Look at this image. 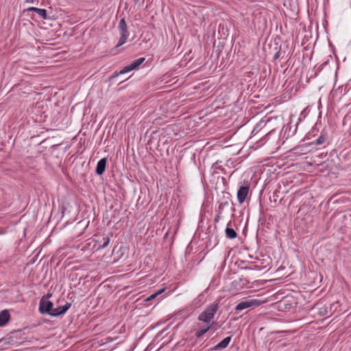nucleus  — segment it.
<instances>
[{
	"mask_svg": "<svg viewBox=\"0 0 351 351\" xmlns=\"http://www.w3.org/2000/svg\"><path fill=\"white\" fill-rule=\"evenodd\" d=\"M219 308V303L215 302L209 305L205 311L201 313L198 316V320L202 321L206 324H209L213 319Z\"/></svg>",
	"mask_w": 351,
	"mask_h": 351,
	"instance_id": "obj_1",
	"label": "nucleus"
},
{
	"mask_svg": "<svg viewBox=\"0 0 351 351\" xmlns=\"http://www.w3.org/2000/svg\"><path fill=\"white\" fill-rule=\"evenodd\" d=\"M70 307L71 304L66 303L64 306H58V308H54L52 302L45 300V314H49L53 317L64 315Z\"/></svg>",
	"mask_w": 351,
	"mask_h": 351,
	"instance_id": "obj_2",
	"label": "nucleus"
},
{
	"mask_svg": "<svg viewBox=\"0 0 351 351\" xmlns=\"http://www.w3.org/2000/svg\"><path fill=\"white\" fill-rule=\"evenodd\" d=\"M118 29L121 35L117 47H119L125 44L128 38L129 32L128 26L124 18H122L119 23Z\"/></svg>",
	"mask_w": 351,
	"mask_h": 351,
	"instance_id": "obj_3",
	"label": "nucleus"
},
{
	"mask_svg": "<svg viewBox=\"0 0 351 351\" xmlns=\"http://www.w3.org/2000/svg\"><path fill=\"white\" fill-rule=\"evenodd\" d=\"M261 302L256 299H250L239 302L235 307L237 311H242L245 309H254L261 304Z\"/></svg>",
	"mask_w": 351,
	"mask_h": 351,
	"instance_id": "obj_4",
	"label": "nucleus"
},
{
	"mask_svg": "<svg viewBox=\"0 0 351 351\" xmlns=\"http://www.w3.org/2000/svg\"><path fill=\"white\" fill-rule=\"evenodd\" d=\"M145 58H138V59L134 60L128 66H124L119 71V74H124V73H128L130 71H132L134 69H136L145 61Z\"/></svg>",
	"mask_w": 351,
	"mask_h": 351,
	"instance_id": "obj_5",
	"label": "nucleus"
},
{
	"mask_svg": "<svg viewBox=\"0 0 351 351\" xmlns=\"http://www.w3.org/2000/svg\"><path fill=\"white\" fill-rule=\"evenodd\" d=\"M249 186H241L237 191V199L240 204H242L245 200L249 193Z\"/></svg>",
	"mask_w": 351,
	"mask_h": 351,
	"instance_id": "obj_6",
	"label": "nucleus"
},
{
	"mask_svg": "<svg viewBox=\"0 0 351 351\" xmlns=\"http://www.w3.org/2000/svg\"><path fill=\"white\" fill-rule=\"evenodd\" d=\"M106 163L107 159L106 158H103L98 161L96 167V173L98 176H101L104 173Z\"/></svg>",
	"mask_w": 351,
	"mask_h": 351,
	"instance_id": "obj_7",
	"label": "nucleus"
},
{
	"mask_svg": "<svg viewBox=\"0 0 351 351\" xmlns=\"http://www.w3.org/2000/svg\"><path fill=\"white\" fill-rule=\"evenodd\" d=\"M230 341H231V337H227L224 338L219 343L215 345L212 350H215V351L223 350L228 346Z\"/></svg>",
	"mask_w": 351,
	"mask_h": 351,
	"instance_id": "obj_8",
	"label": "nucleus"
},
{
	"mask_svg": "<svg viewBox=\"0 0 351 351\" xmlns=\"http://www.w3.org/2000/svg\"><path fill=\"white\" fill-rule=\"evenodd\" d=\"M10 319V314L8 310H3L0 312V327L7 324Z\"/></svg>",
	"mask_w": 351,
	"mask_h": 351,
	"instance_id": "obj_9",
	"label": "nucleus"
},
{
	"mask_svg": "<svg viewBox=\"0 0 351 351\" xmlns=\"http://www.w3.org/2000/svg\"><path fill=\"white\" fill-rule=\"evenodd\" d=\"M50 41V39L49 38H47V36L45 35V54L47 56H53L51 51L52 50V49L51 48V47L49 45H53V44Z\"/></svg>",
	"mask_w": 351,
	"mask_h": 351,
	"instance_id": "obj_10",
	"label": "nucleus"
},
{
	"mask_svg": "<svg viewBox=\"0 0 351 351\" xmlns=\"http://www.w3.org/2000/svg\"><path fill=\"white\" fill-rule=\"evenodd\" d=\"M48 26H54L56 27L54 29H56L59 26V23L55 21H53L51 19H47V13L45 12V30L49 29Z\"/></svg>",
	"mask_w": 351,
	"mask_h": 351,
	"instance_id": "obj_11",
	"label": "nucleus"
},
{
	"mask_svg": "<svg viewBox=\"0 0 351 351\" xmlns=\"http://www.w3.org/2000/svg\"><path fill=\"white\" fill-rule=\"evenodd\" d=\"M225 232L226 237L230 239H235L237 237V233L232 228L227 227L226 228Z\"/></svg>",
	"mask_w": 351,
	"mask_h": 351,
	"instance_id": "obj_12",
	"label": "nucleus"
},
{
	"mask_svg": "<svg viewBox=\"0 0 351 351\" xmlns=\"http://www.w3.org/2000/svg\"><path fill=\"white\" fill-rule=\"evenodd\" d=\"M210 327H211V325L208 326L206 327L202 328L200 330H197L195 332V337L198 339L202 337L204 335H205L210 330Z\"/></svg>",
	"mask_w": 351,
	"mask_h": 351,
	"instance_id": "obj_13",
	"label": "nucleus"
},
{
	"mask_svg": "<svg viewBox=\"0 0 351 351\" xmlns=\"http://www.w3.org/2000/svg\"><path fill=\"white\" fill-rule=\"evenodd\" d=\"M103 240H104V243L102 245H101L99 247H98V250L106 248L108 245L110 241L109 237H104Z\"/></svg>",
	"mask_w": 351,
	"mask_h": 351,
	"instance_id": "obj_14",
	"label": "nucleus"
},
{
	"mask_svg": "<svg viewBox=\"0 0 351 351\" xmlns=\"http://www.w3.org/2000/svg\"><path fill=\"white\" fill-rule=\"evenodd\" d=\"M326 141V137L324 135H321L319 136L317 139H316L315 144V145H322Z\"/></svg>",
	"mask_w": 351,
	"mask_h": 351,
	"instance_id": "obj_15",
	"label": "nucleus"
},
{
	"mask_svg": "<svg viewBox=\"0 0 351 351\" xmlns=\"http://www.w3.org/2000/svg\"><path fill=\"white\" fill-rule=\"evenodd\" d=\"M39 311L41 314H44V295L40 298V300Z\"/></svg>",
	"mask_w": 351,
	"mask_h": 351,
	"instance_id": "obj_16",
	"label": "nucleus"
},
{
	"mask_svg": "<svg viewBox=\"0 0 351 351\" xmlns=\"http://www.w3.org/2000/svg\"><path fill=\"white\" fill-rule=\"evenodd\" d=\"M35 12H36L41 17L44 18V9L36 8Z\"/></svg>",
	"mask_w": 351,
	"mask_h": 351,
	"instance_id": "obj_17",
	"label": "nucleus"
},
{
	"mask_svg": "<svg viewBox=\"0 0 351 351\" xmlns=\"http://www.w3.org/2000/svg\"><path fill=\"white\" fill-rule=\"evenodd\" d=\"M329 61H330V60H326V61H325L323 64H322L319 66L318 70H319V71H320V70L323 68V66H325V65H326V64H328L329 63Z\"/></svg>",
	"mask_w": 351,
	"mask_h": 351,
	"instance_id": "obj_18",
	"label": "nucleus"
},
{
	"mask_svg": "<svg viewBox=\"0 0 351 351\" xmlns=\"http://www.w3.org/2000/svg\"><path fill=\"white\" fill-rule=\"evenodd\" d=\"M156 296H158V295H156V293H153L149 297L147 298V300H151L155 298Z\"/></svg>",
	"mask_w": 351,
	"mask_h": 351,
	"instance_id": "obj_19",
	"label": "nucleus"
},
{
	"mask_svg": "<svg viewBox=\"0 0 351 351\" xmlns=\"http://www.w3.org/2000/svg\"><path fill=\"white\" fill-rule=\"evenodd\" d=\"M263 123H264V124H265L266 123H265V121H260V122L256 125V126L254 128V130H256V128H257L258 127L261 126V125L262 124H263Z\"/></svg>",
	"mask_w": 351,
	"mask_h": 351,
	"instance_id": "obj_20",
	"label": "nucleus"
},
{
	"mask_svg": "<svg viewBox=\"0 0 351 351\" xmlns=\"http://www.w3.org/2000/svg\"><path fill=\"white\" fill-rule=\"evenodd\" d=\"M304 117H305V115H304V114H303V112H302V113L300 114V117H299V119H298V122L297 123L296 126L298 125V124L299 123V122L302 121V118H304Z\"/></svg>",
	"mask_w": 351,
	"mask_h": 351,
	"instance_id": "obj_21",
	"label": "nucleus"
},
{
	"mask_svg": "<svg viewBox=\"0 0 351 351\" xmlns=\"http://www.w3.org/2000/svg\"><path fill=\"white\" fill-rule=\"evenodd\" d=\"M280 51H278L276 53V54L274 55V60H276L280 57Z\"/></svg>",
	"mask_w": 351,
	"mask_h": 351,
	"instance_id": "obj_22",
	"label": "nucleus"
},
{
	"mask_svg": "<svg viewBox=\"0 0 351 351\" xmlns=\"http://www.w3.org/2000/svg\"><path fill=\"white\" fill-rule=\"evenodd\" d=\"M164 291H165V288L158 290L157 292H156V293L157 295H158L160 293H162Z\"/></svg>",
	"mask_w": 351,
	"mask_h": 351,
	"instance_id": "obj_23",
	"label": "nucleus"
},
{
	"mask_svg": "<svg viewBox=\"0 0 351 351\" xmlns=\"http://www.w3.org/2000/svg\"><path fill=\"white\" fill-rule=\"evenodd\" d=\"M36 8H37L31 7V8H28L27 9V10H28V11H36Z\"/></svg>",
	"mask_w": 351,
	"mask_h": 351,
	"instance_id": "obj_24",
	"label": "nucleus"
},
{
	"mask_svg": "<svg viewBox=\"0 0 351 351\" xmlns=\"http://www.w3.org/2000/svg\"><path fill=\"white\" fill-rule=\"evenodd\" d=\"M50 297H51V294H49V293L47 295H45V299L49 298Z\"/></svg>",
	"mask_w": 351,
	"mask_h": 351,
	"instance_id": "obj_25",
	"label": "nucleus"
},
{
	"mask_svg": "<svg viewBox=\"0 0 351 351\" xmlns=\"http://www.w3.org/2000/svg\"><path fill=\"white\" fill-rule=\"evenodd\" d=\"M218 221V217H215V221L217 222Z\"/></svg>",
	"mask_w": 351,
	"mask_h": 351,
	"instance_id": "obj_26",
	"label": "nucleus"
},
{
	"mask_svg": "<svg viewBox=\"0 0 351 351\" xmlns=\"http://www.w3.org/2000/svg\"><path fill=\"white\" fill-rule=\"evenodd\" d=\"M35 138V136L32 137V140L34 141Z\"/></svg>",
	"mask_w": 351,
	"mask_h": 351,
	"instance_id": "obj_27",
	"label": "nucleus"
}]
</instances>
